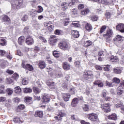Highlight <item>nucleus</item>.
I'll use <instances>...</instances> for the list:
<instances>
[{
  "instance_id": "nucleus-1",
  "label": "nucleus",
  "mask_w": 124,
  "mask_h": 124,
  "mask_svg": "<svg viewBox=\"0 0 124 124\" xmlns=\"http://www.w3.org/2000/svg\"><path fill=\"white\" fill-rule=\"evenodd\" d=\"M10 3L11 4L12 10L17 11L20 8H24V0H11Z\"/></svg>"
},
{
  "instance_id": "nucleus-2",
  "label": "nucleus",
  "mask_w": 124,
  "mask_h": 124,
  "mask_svg": "<svg viewBox=\"0 0 124 124\" xmlns=\"http://www.w3.org/2000/svg\"><path fill=\"white\" fill-rule=\"evenodd\" d=\"M58 46L62 51H69L71 48V45L66 40L61 41L58 44Z\"/></svg>"
},
{
  "instance_id": "nucleus-3",
  "label": "nucleus",
  "mask_w": 124,
  "mask_h": 124,
  "mask_svg": "<svg viewBox=\"0 0 124 124\" xmlns=\"http://www.w3.org/2000/svg\"><path fill=\"white\" fill-rule=\"evenodd\" d=\"M112 35H113V30L111 29H108L107 30V33L104 34L103 36L106 39V41L107 42L111 40L110 39V37H112Z\"/></svg>"
},
{
  "instance_id": "nucleus-4",
  "label": "nucleus",
  "mask_w": 124,
  "mask_h": 124,
  "mask_svg": "<svg viewBox=\"0 0 124 124\" xmlns=\"http://www.w3.org/2000/svg\"><path fill=\"white\" fill-rule=\"evenodd\" d=\"M93 72L91 71H88L86 72H84L83 75V78L84 80H90L91 78H93Z\"/></svg>"
},
{
  "instance_id": "nucleus-5",
  "label": "nucleus",
  "mask_w": 124,
  "mask_h": 124,
  "mask_svg": "<svg viewBox=\"0 0 124 124\" xmlns=\"http://www.w3.org/2000/svg\"><path fill=\"white\" fill-rule=\"evenodd\" d=\"M21 66L23 68H24V69H27V70H29V71H32V70H33V67H32V65L26 63L24 61H22Z\"/></svg>"
},
{
  "instance_id": "nucleus-6",
  "label": "nucleus",
  "mask_w": 124,
  "mask_h": 124,
  "mask_svg": "<svg viewBox=\"0 0 124 124\" xmlns=\"http://www.w3.org/2000/svg\"><path fill=\"white\" fill-rule=\"evenodd\" d=\"M109 104H104L101 105V108L103 111L106 112V113H109L110 111H111V109L110 108V107H109Z\"/></svg>"
},
{
  "instance_id": "nucleus-7",
  "label": "nucleus",
  "mask_w": 124,
  "mask_h": 124,
  "mask_svg": "<svg viewBox=\"0 0 124 124\" xmlns=\"http://www.w3.org/2000/svg\"><path fill=\"white\" fill-rule=\"evenodd\" d=\"M87 117L89 120L92 121V122H95L97 120V115L95 113H90L88 114Z\"/></svg>"
},
{
  "instance_id": "nucleus-8",
  "label": "nucleus",
  "mask_w": 124,
  "mask_h": 124,
  "mask_svg": "<svg viewBox=\"0 0 124 124\" xmlns=\"http://www.w3.org/2000/svg\"><path fill=\"white\" fill-rule=\"evenodd\" d=\"M26 43L27 44V45H32L33 43H34V40H33V38L31 36H28L26 39Z\"/></svg>"
},
{
  "instance_id": "nucleus-9",
  "label": "nucleus",
  "mask_w": 124,
  "mask_h": 124,
  "mask_svg": "<svg viewBox=\"0 0 124 124\" xmlns=\"http://www.w3.org/2000/svg\"><path fill=\"white\" fill-rule=\"evenodd\" d=\"M65 116V113L62 111H61L59 112L58 116L55 117V119L56 121H62V117H64Z\"/></svg>"
},
{
  "instance_id": "nucleus-10",
  "label": "nucleus",
  "mask_w": 124,
  "mask_h": 124,
  "mask_svg": "<svg viewBox=\"0 0 124 124\" xmlns=\"http://www.w3.org/2000/svg\"><path fill=\"white\" fill-rule=\"evenodd\" d=\"M62 97L65 102H67V101H69V99H70L71 95L69 93H62Z\"/></svg>"
},
{
  "instance_id": "nucleus-11",
  "label": "nucleus",
  "mask_w": 124,
  "mask_h": 124,
  "mask_svg": "<svg viewBox=\"0 0 124 124\" xmlns=\"http://www.w3.org/2000/svg\"><path fill=\"white\" fill-rule=\"evenodd\" d=\"M46 85L49 87V89H51V90H54L56 88V84L54 81H48L46 82Z\"/></svg>"
},
{
  "instance_id": "nucleus-12",
  "label": "nucleus",
  "mask_w": 124,
  "mask_h": 124,
  "mask_svg": "<svg viewBox=\"0 0 124 124\" xmlns=\"http://www.w3.org/2000/svg\"><path fill=\"white\" fill-rule=\"evenodd\" d=\"M116 29L120 32H124V24L120 23L116 26Z\"/></svg>"
},
{
  "instance_id": "nucleus-13",
  "label": "nucleus",
  "mask_w": 124,
  "mask_h": 124,
  "mask_svg": "<svg viewBox=\"0 0 124 124\" xmlns=\"http://www.w3.org/2000/svg\"><path fill=\"white\" fill-rule=\"evenodd\" d=\"M35 117H38L40 119L43 118V111L41 110H36L34 114Z\"/></svg>"
},
{
  "instance_id": "nucleus-14",
  "label": "nucleus",
  "mask_w": 124,
  "mask_h": 124,
  "mask_svg": "<svg viewBox=\"0 0 124 124\" xmlns=\"http://www.w3.org/2000/svg\"><path fill=\"white\" fill-rule=\"evenodd\" d=\"M71 33L72 35L73 36V37H74L75 38H78V37L80 36L79 31H77L72 30L71 31Z\"/></svg>"
},
{
  "instance_id": "nucleus-15",
  "label": "nucleus",
  "mask_w": 124,
  "mask_h": 124,
  "mask_svg": "<svg viewBox=\"0 0 124 124\" xmlns=\"http://www.w3.org/2000/svg\"><path fill=\"white\" fill-rule=\"evenodd\" d=\"M78 103H79V99H78V98H74L72 100L71 105L73 107H75Z\"/></svg>"
},
{
  "instance_id": "nucleus-16",
  "label": "nucleus",
  "mask_w": 124,
  "mask_h": 124,
  "mask_svg": "<svg viewBox=\"0 0 124 124\" xmlns=\"http://www.w3.org/2000/svg\"><path fill=\"white\" fill-rule=\"evenodd\" d=\"M62 67L64 70H69L70 69V64L67 62H63Z\"/></svg>"
},
{
  "instance_id": "nucleus-17",
  "label": "nucleus",
  "mask_w": 124,
  "mask_h": 124,
  "mask_svg": "<svg viewBox=\"0 0 124 124\" xmlns=\"http://www.w3.org/2000/svg\"><path fill=\"white\" fill-rule=\"evenodd\" d=\"M108 120H112L113 121H116L118 117H117V114L115 113H112L110 115L108 116Z\"/></svg>"
},
{
  "instance_id": "nucleus-18",
  "label": "nucleus",
  "mask_w": 124,
  "mask_h": 124,
  "mask_svg": "<svg viewBox=\"0 0 124 124\" xmlns=\"http://www.w3.org/2000/svg\"><path fill=\"white\" fill-rule=\"evenodd\" d=\"M93 84L98 86L100 88H102L103 87V83L101 82L100 80H95L93 82Z\"/></svg>"
},
{
  "instance_id": "nucleus-19",
  "label": "nucleus",
  "mask_w": 124,
  "mask_h": 124,
  "mask_svg": "<svg viewBox=\"0 0 124 124\" xmlns=\"http://www.w3.org/2000/svg\"><path fill=\"white\" fill-rule=\"evenodd\" d=\"M0 67L1 68L4 69V68H5V67L6 66V63H7V61H5L4 60H0Z\"/></svg>"
},
{
  "instance_id": "nucleus-20",
  "label": "nucleus",
  "mask_w": 124,
  "mask_h": 124,
  "mask_svg": "<svg viewBox=\"0 0 124 124\" xmlns=\"http://www.w3.org/2000/svg\"><path fill=\"white\" fill-rule=\"evenodd\" d=\"M113 71L115 74H121L122 73V70L120 67H115L113 68Z\"/></svg>"
},
{
  "instance_id": "nucleus-21",
  "label": "nucleus",
  "mask_w": 124,
  "mask_h": 124,
  "mask_svg": "<svg viewBox=\"0 0 124 124\" xmlns=\"http://www.w3.org/2000/svg\"><path fill=\"white\" fill-rule=\"evenodd\" d=\"M43 102H48L50 101V96L48 95H43L42 97Z\"/></svg>"
},
{
  "instance_id": "nucleus-22",
  "label": "nucleus",
  "mask_w": 124,
  "mask_h": 124,
  "mask_svg": "<svg viewBox=\"0 0 124 124\" xmlns=\"http://www.w3.org/2000/svg\"><path fill=\"white\" fill-rule=\"evenodd\" d=\"M24 42H25V37L21 36L18 39V43L19 45H23Z\"/></svg>"
},
{
  "instance_id": "nucleus-23",
  "label": "nucleus",
  "mask_w": 124,
  "mask_h": 124,
  "mask_svg": "<svg viewBox=\"0 0 124 124\" xmlns=\"http://www.w3.org/2000/svg\"><path fill=\"white\" fill-rule=\"evenodd\" d=\"M38 65L41 69H43L46 67V63H45V62L44 61H40L38 63Z\"/></svg>"
},
{
  "instance_id": "nucleus-24",
  "label": "nucleus",
  "mask_w": 124,
  "mask_h": 124,
  "mask_svg": "<svg viewBox=\"0 0 124 124\" xmlns=\"http://www.w3.org/2000/svg\"><path fill=\"white\" fill-rule=\"evenodd\" d=\"M124 93V89L122 88L121 87H119L117 89V93L118 95H122Z\"/></svg>"
},
{
  "instance_id": "nucleus-25",
  "label": "nucleus",
  "mask_w": 124,
  "mask_h": 124,
  "mask_svg": "<svg viewBox=\"0 0 124 124\" xmlns=\"http://www.w3.org/2000/svg\"><path fill=\"white\" fill-rule=\"evenodd\" d=\"M58 40L57 39H54L52 38L49 42V44L51 46H55L56 45V43H57Z\"/></svg>"
},
{
  "instance_id": "nucleus-26",
  "label": "nucleus",
  "mask_w": 124,
  "mask_h": 124,
  "mask_svg": "<svg viewBox=\"0 0 124 124\" xmlns=\"http://www.w3.org/2000/svg\"><path fill=\"white\" fill-rule=\"evenodd\" d=\"M86 31H91L93 30V26H92V25L91 24L87 23L85 27Z\"/></svg>"
},
{
  "instance_id": "nucleus-27",
  "label": "nucleus",
  "mask_w": 124,
  "mask_h": 124,
  "mask_svg": "<svg viewBox=\"0 0 124 124\" xmlns=\"http://www.w3.org/2000/svg\"><path fill=\"white\" fill-rule=\"evenodd\" d=\"M110 61L113 62H117L119 61V58L116 56H111L110 57Z\"/></svg>"
},
{
  "instance_id": "nucleus-28",
  "label": "nucleus",
  "mask_w": 124,
  "mask_h": 124,
  "mask_svg": "<svg viewBox=\"0 0 124 124\" xmlns=\"http://www.w3.org/2000/svg\"><path fill=\"white\" fill-rule=\"evenodd\" d=\"M23 92L25 93H30L32 92V90L30 88H24Z\"/></svg>"
},
{
  "instance_id": "nucleus-29",
  "label": "nucleus",
  "mask_w": 124,
  "mask_h": 124,
  "mask_svg": "<svg viewBox=\"0 0 124 124\" xmlns=\"http://www.w3.org/2000/svg\"><path fill=\"white\" fill-rule=\"evenodd\" d=\"M21 92H22V90H21V88L19 86H17L15 88V93H21Z\"/></svg>"
},
{
  "instance_id": "nucleus-30",
  "label": "nucleus",
  "mask_w": 124,
  "mask_h": 124,
  "mask_svg": "<svg viewBox=\"0 0 124 124\" xmlns=\"http://www.w3.org/2000/svg\"><path fill=\"white\" fill-rule=\"evenodd\" d=\"M93 44V42L90 40L86 41L84 42V47H89V46H91Z\"/></svg>"
},
{
  "instance_id": "nucleus-31",
  "label": "nucleus",
  "mask_w": 124,
  "mask_h": 124,
  "mask_svg": "<svg viewBox=\"0 0 124 124\" xmlns=\"http://www.w3.org/2000/svg\"><path fill=\"white\" fill-rule=\"evenodd\" d=\"M0 45L1 46H6V40L5 39H1L0 40Z\"/></svg>"
},
{
  "instance_id": "nucleus-32",
  "label": "nucleus",
  "mask_w": 124,
  "mask_h": 124,
  "mask_svg": "<svg viewBox=\"0 0 124 124\" xmlns=\"http://www.w3.org/2000/svg\"><path fill=\"white\" fill-rule=\"evenodd\" d=\"M31 6L33 8H36V7L37 6V4H38V3H37V2H36V0H33L31 1Z\"/></svg>"
},
{
  "instance_id": "nucleus-33",
  "label": "nucleus",
  "mask_w": 124,
  "mask_h": 124,
  "mask_svg": "<svg viewBox=\"0 0 124 124\" xmlns=\"http://www.w3.org/2000/svg\"><path fill=\"white\" fill-rule=\"evenodd\" d=\"M38 38L44 43H47V40L43 36H39Z\"/></svg>"
},
{
  "instance_id": "nucleus-34",
  "label": "nucleus",
  "mask_w": 124,
  "mask_h": 124,
  "mask_svg": "<svg viewBox=\"0 0 124 124\" xmlns=\"http://www.w3.org/2000/svg\"><path fill=\"white\" fill-rule=\"evenodd\" d=\"M72 25L75 26L76 28H79L81 26V24L79 23L78 21H74L72 22Z\"/></svg>"
},
{
  "instance_id": "nucleus-35",
  "label": "nucleus",
  "mask_w": 124,
  "mask_h": 124,
  "mask_svg": "<svg viewBox=\"0 0 124 124\" xmlns=\"http://www.w3.org/2000/svg\"><path fill=\"white\" fill-rule=\"evenodd\" d=\"M90 12V10L89 9H85L83 11L81 12V14L82 15H86Z\"/></svg>"
},
{
  "instance_id": "nucleus-36",
  "label": "nucleus",
  "mask_w": 124,
  "mask_h": 124,
  "mask_svg": "<svg viewBox=\"0 0 124 124\" xmlns=\"http://www.w3.org/2000/svg\"><path fill=\"white\" fill-rule=\"evenodd\" d=\"M99 3H102V4H110V2H108L107 0H99Z\"/></svg>"
},
{
  "instance_id": "nucleus-37",
  "label": "nucleus",
  "mask_w": 124,
  "mask_h": 124,
  "mask_svg": "<svg viewBox=\"0 0 124 124\" xmlns=\"http://www.w3.org/2000/svg\"><path fill=\"white\" fill-rule=\"evenodd\" d=\"M3 20L4 22H7V23L10 22V18L7 16H4L3 17Z\"/></svg>"
},
{
  "instance_id": "nucleus-38",
  "label": "nucleus",
  "mask_w": 124,
  "mask_h": 124,
  "mask_svg": "<svg viewBox=\"0 0 124 124\" xmlns=\"http://www.w3.org/2000/svg\"><path fill=\"white\" fill-rule=\"evenodd\" d=\"M116 38L117 41H120L121 42H122V41H124V37L121 36L120 35L116 36Z\"/></svg>"
},
{
  "instance_id": "nucleus-39",
  "label": "nucleus",
  "mask_w": 124,
  "mask_h": 124,
  "mask_svg": "<svg viewBox=\"0 0 124 124\" xmlns=\"http://www.w3.org/2000/svg\"><path fill=\"white\" fill-rule=\"evenodd\" d=\"M33 91L35 93H36V94L39 93H40V89L37 87H33Z\"/></svg>"
},
{
  "instance_id": "nucleus-40",
  "label": "nucleus",
  "mask_w": 124,
  "mask_h": 124,
  "mask_svg": "<svg viewBox=\"0 0 124 124\" xmlns=\"http://www.w3.org/2000/svg\"><path fill=\"white\" fill-rule=\"evenodd\" d=\"M82 109L83 111H85V112H86V111H88L89 109V105L86 104L82 106Z\"/></svg>"
},
{
  "instance_id": "nucleus-41",
  "label": "nucleus",
  "mask_w": 124,
  "mask_h": 124,
  "mask_svg": "<svg viewBox=\"0 0 124 124\" xmlns=\"http://www.w3.org/2000/svg\"><path fill=\"white\" fill-rule=\"evenodd\" d=\"M25 102H31V101L32 98L31 97L27 96L24 98Z\"/></svg>"
},
{
  "instance_id": "nucleus-42",
  "label": "nucleus",
  "mask_w": 124,
  "mask_h": 124,
  "mask_svg": "<svg viewBox=\"0 0 124 124\" xmlns=\"http://www.w3.org/2000/svg\"><path fill=\"white\" fill-rule=\"evenodd\" d=\"M61 6H62V7H63V8H64V9L65 10L68 7V3L65 2H62L61 4Z\"/></svg>"
},
{
  "instance_id": "nucleus-43",
  "label": "nucleus",
  "mask_w": 124,
  "mask_h": 124,
  "mask_svg": "<svg viewBox=\"0 0 124 124\" xmlns=\"http://www.w3.org/2000/svg\"><path fill=\"white\" fill-rule=\"evenodd\" d=\"M28 19H29V16L25 15L23 16L22 18H21V20L23 21V22H26L28 21Z\"/></svg>"
},
{
  "instance_id": "nucleus-44",
  "label": "nucleus",
  "mask_w": 124,
  "mask_h": 124,
  "mask_svg": "<svg viewBox=\"0 0 124 124\" xmlns=\"http://www.w3.org/2000/svg\"><path fill=\"white\" fill-rule=\"evenodd\" d=\"M106 26H102L100 30V33H102L103 32H104V31H105V30H106Z\"/></svg>"
},
{
  "instance_id": "nucleus-45",
  "label": "nucleus",
  "mask_w": 124,
  "mask_h": 124,
  "mask_svg": "<svg viewBox=\"0 0 124 124\" xmlns=\"http://www.w3.org/2000/svg\"><path fill=\"white\" fill-rule=\"evenodd\" d=\"M29 83V81L28 80V78H24L22 79V85H27Z\"/></svg>"
},
{
  "instance_id": "nucleus-46",
  "label": "nucleus",
  "mask_w": 124,
  "mask_h": 124,
  "mask_svg": "<svg viewBox=\"0 0 124 124\" xmlns=\"http://www.w3.org/2000/svg\"><path fill=\"white\" fill-rule=\"evenodd\" d=\"M69 92L71 93V94H75L76 93V91L75 90V88H74V87H73L69 90Z\"/></svg>"
},
{
  "instance_id": "nucleus-47",
  "label": "nucleus",
  "mask_w": 124,
  "mask_h": 124,
  "mask_svg": "<svg viewBox=\"0 0 124 124\" xmlns=\"http://www.w3.org/2000/svg\"><path fill=\"white\" fill-rule=\"evenodd\" d=\"M6 92L8 94V95H11L13 93V90L10 88H8L6 90Z\"/></svg>"
},
{
  "instance_id": "nucleus-48",
  "label": "nucleus",
  "mask_w": 124,
  "mask_h": 124,
  "mask_svg": "<svg viewBox=\"0 0 124 124\" xmlns=\"http://www.w3.org/2000/svg\"><path fill=\"white\" fill-rule=\"evenodd\" d=\"M38 9L37 11V13H41L42 12H43V7L41 6H38Z\"/></svg>"
},
{
  "instance_id": "nucleus-49",
  "label": "nucleus",
  "mask_w": 124,
  "mask_h": 124,
  "mask_svg": "<svg viewBox=\"0 0 124 124\" xmlns=\"http://www.w3.org/2000/svg\"><path fill=\"white\" fill-rule=\"evenodd\" d=\"M62 30H56L55 31V34L56 35H60L62 34Z\"/></svg>"
},
{
  "instance_id": "nucleus-50",
  "label": "nucleus",
  "mask_w": 124,
  "mask_h": 124,
  "mask_svg": "<svg viewBox=\"0 0 124 124\" xmlns=\"http://www.w3.org/2000/svg\"><path fill=\"white\" fill-rule=\"evenodd\" d=\"M75 65L76 67H80L81 66V62L79 61L75 62Z\"/></svg>"
},
{
  "instance_id": "nucleus-51",
  "label": "nucleus",
  "mask_w": 124,
  "mask_h": 124,
  "mask_svg": "<svg viewBox=\"0 0 124 124\" xmlns=\"http://www.w3.org/2000/svg\"><path fill=\"white\" fill-rule=\"evenodd\" d=\"M13 78L16 81V80H18V78H19V75L17 73H15L13 75Z\"/></svg>"
},
{
  "instance_id": "nucleus-52",
  "label": "nucleus",
  "mask_w": 124,
  "mask_h": 124,
  "mask_svg": "<svg viewBox=\"0 0 124 124\" xmlns=\"http://www.w3.org/2000/svg\"><path fill=\"white\" fill-rule=\"evenodd\" d=\"M97 19H98V17L96 16H91V20L93 22H95L96 21H97Z\"/></svg>"
},
{
  "instance_id": "nucleus-53",
  "label": "nucleus",
  "mask_w": 124,
  "mask_h": 124,
  "mask_svg": "<svg viewBox=\"0 0 124 124\" xmlns=\"http://www.w3.org/2000/svg\"><path fill=\"white\" fill-rule=\"evenodd\" d=\"M53 55L55 58H59L60 57V53H58L57 51H53Z\"/></svg>"
},
{
  "instance_id": "nucleus-54",
  "label": "nucleus",
  "mask_w": 124,
  "mask_h": 124,
  "mask_svg": "<svg viewBox=\"0 0 124 124\" xmlns=\"http://www.w3.org/2000/svg\"><path fill=\"white\" fill-rule=\"evenodd\" d=\"M113 82L114 83H116V84H119L121 82V80L120 79L118 78H113Z\"/></svg>"
},
{
  "instance_id": "nucleus-55",
  "label": "nucleus",
  "mask_w": 124,
  "mask_h": 124,
  "mask_svg": "<svg viewBox=\"0 0 124 124\" xmlns=\"http://www.w3.org/2000/svg\"><path fill=\"white\" fill-rule=\"evenodd\" d=\"M106 85L108 87H113L114 85H113V83L109 82L108 81H106Z\"/></svg>"
},
{
  "instance_id": "nucleus-56",
  "label": "nucleus",
  "mask_w": 124,
  "mask_h": 124,
  "mask_svg": "<svg viewBox=\"0 0 124 124\" xmlns=\"http://www.w3.org/2000/svg\"><path fill=\"white\" fill-rule=\"evenodd\" d=\"M13 101L14 102H15V103H19V102H20V98L17 97L14 98Z\"/></svg>"
},
{
  "instance_id": "nucleus-57",
  "label": "nucleus",
  "mask_w": 124,
  "mask_h": 124,
  "mask_svg": "<svg viewBox=\"0 0 124 124\" xmlns=\"http://www.w3.org/2000/svg\"><path fill=\"white\" fill-rule=\"evenodd\" d=\"M14 123H20V118L16 117L13 119Z\"/></svg>"
},
{
  "instance_id": "nucleus-58",
  "label": "nucleus",
  "mask_w": 124,
  "mask_h": 124,
  "mask_svg": "<svg viewBox=\"0 0 124 124\" xmlns=\"http://www.w3.org/2000/svg\"><path fill=\"white\" fill-rule=\"evenodd\" d=\"M47 29L49 31H54V26L50 25L49 26H48Z\"/></svg>"
},
{
  "instance_id": "nucleus-59",
  "label": "nucleus",
  "mask_w": 124,
  "mask_h": 124,
  "mask_svg": "<svg viewBox=\"0 0 124 124\" xmlns=\"http://www.w3.org/2000/svg\"><path fill=\"white\" fill-rule=\"evenodd\" d=\"M18 108L20 109V110H24V109H25V105L20 104L18 106Z\"/></svg>"
},
{
  "instance_id": "nucleus-60",
  "label": "nucleus",
  "mask_w": 124,
  "mask_h": 124,
  "mask_svg": "<svg viewBox=\"0 0 124 124\" xmlns=\"http://www.w3.org/2000/svg\"><path fill=\"white\" fill-rule=\"evenodd\" d=\"M34 99L35 100H40L41 98H40V96H38L37 94H35L34 95Z\"/></svg>"
},
{
  "instance_id": "nucleus-61",
  "label": "nucleus",
  "mask_w": 124,
  "mask_h": 124,
  "mask_svg": "<svg viewBox=\"0 0 124 124\" xmlns=\"http://www.w3.org/2000/svg\"><path fill=\"white\" fill-rule=\"evenodd\" d=\"M106 93H107V91L106 90H103L102 93V94L103 97H106V95H107Z\"/></svg>"
},
{
  "instance_id": "nucleus-62",
  "label": "nucleus",
  "mask_w": 124,
  "mask_h": 124,
  "mask_svg": "<svg viewBox=\"0 0 124 124\" xmlns=\"http://www.w3.org/2000/svg\"><path fill=\"white\" fill-rule=\"evenodd\" d=\"M112 15V14H111L110 12H108L106 13V16L108 19H109L110 17H111Z\"/></svg>"
},
{
  "instance_id": "nucleus-63",
  "label": "nucleus",
  "mask_w": 124,
  "mask_h": 124,
  "mask_svg": "<svg viewBox=\"0 0 124 124\" xmlns=\"http://www.w3.org/2000/svg\"><path fill=\"white\" fill-rule=\"evenodd\" d=\"M0 56H1V57H3V56H4V55L6 54V52L3 50H0Z\"/></svg>"
},
{
  "instance_id": "nucleus-64",
  "label": "nucleus",
  "mask_w": 124,
  "mask_h": 124,
  "mask_svg": "<svg viewBox=\"0 0 124 124\" xmlns=\"http://www.w3.org/2000/svg\"><path fill=\"white\" fill-rule=\"evenodd\" d=\"M95 67L97 70H102V67L99 65H96Z\"/></svg>"
}]
</instances>
